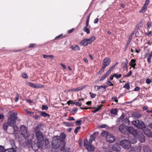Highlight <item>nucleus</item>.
Masks as SVG:
<instances>
[{"mask_svg": "<svg viewBox=\"0 0 152 152\" xmlns=\"http://www.w3.org/2000/svg\"><path fill=\"white\" fill-rule=\"evenodd\" d=\"M127 130L129 132L134 135L137 134L136 130L134 129L132 127H127Z\"/></svg>", "mask_w": 152, "mask_h": 152, "instance_id": "nucleus-17", "label": "nucleus"}, {"mask_svg": "<svg viewBox=\"0 0 152 152\" xmlns=\"http://www.w3.org/2000/svg\"><path fill=\"white\" fill-rule=\"evenodd\" d=\"M5 152H16V151L14 148H11L8 150L5 151Z\"/></svg>", "mask_w": 152, "mask_h": 152, "instance_id": "nucleus-42", "label": "nucleus"}, {"mask_svg": "<svg viewBox=\"0 0 152 152\" xmlns=\"http://www.w3.org/2000/svg\"><path fill=\"white\" fill-rule=\"evenodd\" d=\"M146 26L148 29L150 28L151 26V22H148L146 24Z\"/></svg>", "mask_w": 152, "mask_h": 152, "instance_id": "nucleus-40", "label": "nucleus"}, {"mask_svg": "<svg viewBox=\"0 0 152 152\" xmlns=\"http://www.w3.org/2000/svg\"><path fill=\"white\" fill-rule=\"evenodd\" d=\"M14 129L13 133L15 134H17L18 130V128L17 126L14 125L12 126Z\"/></svg>", "mask_w": 152, "mask_h": 152, "instance_id": "nucleus-25", "label": "nucleus"}, {"mask_svg": "<svg viewBox=\"0 0 152 152\" xmlns=\"http://www.w3.org/2000/svg\"><path fill=\"white\" fill-rule=\"evenodd\" d=\"M41 127V125H38L34 129L36 138L39 140H43L44 137L43 133L41 131L38 130L40 129Z\"/></svg>", "mask_w": 152, "mask_h": 152, "instance_id": "nucleus-4", "label": "nucleus"}, {"mask_svg": "<svg viewBox=\"0 0 152 152\" xmlns=\"http://www.w3.org/2000/svg\"><path fill=\"white\" fill-rule=\"evenodd\" d=\"M96 39L95 37L94 36H92L88 39L85 38L80 42V44L84 46H87L88 44H91Z\"/></svg>", "mask_w": 152, "mask_h": 152, "instance_id": "nucleus-6", "label": "nucleus"}, {"mask_svg": "<svg viewBox=\"0 0 152 152\" xmlns=\"http://www.w3.org/2000/svg\"><path fill=\"white\" fill-rule=\"evenodd\" d=\"M138 138L139 141L141 142H143L145 141V137L141 134H139Z\"/></svg>", "mask_w": 152, "mask_h": 152, "instance_id": "nucleus-21", "label": "nucleus"}, {"mask_svg": "<svg viewBox=\"0 0 152 152\" xmlns=\"http://www.w3.org/2000/svg\"><path fill=\"white\" fill-rule=\"evenodd\" d=\"M9 126H10L7 122L4 123L3 125L4 129L5 131L7 130V129L8 127Z\"/></svg>", "mask_w": 152, "mask_h": 152, "instance_id": "nucleus-34", "label": "nucleus"}, {"mask_svg": "<svg viewBox=\"0 0 152 152\" xmlns=\"http://www.w3.org/2000/svg\"><path fill=\"white\" fill-rule=\"evenodd\" d=\"M98 132H95L93 134L91 135L90 136V138L89 142L91 143L94 140L95 137L98 135Z\"/></svg>", "mask_w": 152, "mask_h": 152, "instance_id": "nucleus-16", "label": "nucleus"}, {"mask_svg": "<svg viewBox=\"0 0 152 152\" xmlns=\"http://www.w3.org/2000/svg\"><path fill=\"white\" fill-rule=\"evenodd\" d=\"M143 150L144 152H149V150L151 152V150L147 146H144L143 147Z\"/></svg>", "mask_w": 152, "mask_h": 152, "instance_id": "nucleus-27", "label": "nucleus"}, {"mask_svg": "<svg viewBox=\"0 0 152 152\" xmlns=\"http://www.w3.org/2000/svg\"><path fill=\"white\" fill-rule=\"evenodd\" d=\"M4 148L2 146L0 145V152H5Z\"/></svg>", "mask_w": 152, "mask_h": 152, "instance_id": "nucleus-48", "label": "nucleus"}, {"mask_svg": "<svg viewBox=\"0 0 152 152\" xmlns=\"http://www.w3.org/2000/svg\"><path fill=\"white\" fill-rule=\"evenodd\" d=\"M60 136L61 138L63 140H64L66 137V134L63 132H61V133Z\"/></svg>", "mask_w": 152, "mask_h": 152, "instance_id": "nucleus-33", "label": "nucleus"}, {"mask_svg": "<svg viewBox=\"0 0 152 152\" xmlns=\"http://www.w3.org/2000/svg\"><path fill=\"white\" fill-rule=\"evenodd\" d=\"M40 113L41 115L43 117H46L49 116V115L47 113L44 112H41Z\"/></svg>", "mask_w": 152, "mask_h": 152, "instance_id": "nucleus-36", "label": "nucleus"}, {"mask_svg": "<svg viewBox=\"0 0 152 152\" xmlns=\"http://www.w3.org/2000/svg\"><path fill=\"white\" fill-rule=\"evenodd\" d=\"M136 60L134 59H132L129 63V65L134 68H135V66L136 65Z\"/></svg>", "mask_w": 152, "mask_h": 152, "instance_id": "nucleus-23", "label": "nucleus"}, {"mask_svg": "<svg viewBox=\"0 0 152 152\" xmlns=\"http://www.w3.org/2000/svg\"><path fill=\"white\" fill-rule=\"evenodd\" d=\"M127 64L128 61L127 60H126V61L123 63L122 64V65L123 66L124 68H126V69H128L127 68Z\"/></svg>", "mask_w": 152, "mask_h": 152, "instance_id": "nucleus-30", "label": "nucleus"}, {"mask_svg": "<svg viewBox=\"0 0 152 152\" xmlns=\"http://www.w3.org/2000/svg\"><path fill=\"white\" fill-rule=\"evenodd\" d=\"M112 149L116 151H119L121 149V148L119 145L115 144L113 146Z\"/></svg>", "mask_w": 152, "mask_h": 152, "instance_id": "nucleus-19", "label": "nucleus"}, {"mask_svg": "<svg viewBox=\"0 0 152 152\" xmlns=\"http://www.w3.org/2000/svg\"><path fill=\"white\" fill-rule=\"evenodd\" d=\"M107 87V86L106 85L101 86H94V89L96 91H98L101 88H103V91H105L106 90V88Z\"/></svg>", "mask_w": 152, "mask_h": 152, "instance_id": "nucleus-18", "label": "nucleus"}, {"mask_svg": "<svg viewBox=\"0 0 152 152\" xmlns=\"http://www.w3.org/2000/svg\"><path fill=\"white\" fill-rule=\"evenodd\" d=\"M111 113L114 115H116L117 113V110L116 109H114L111 110Z\"/></svg>", "mask_w": 152, "mask_h": 152, "instance_id": "nucleus-41", "label": "nucleus"}, {"mask_svg": "<svg viewBox=\"0 0 152 152\" xmlns=\"http://www.w3.org/2000/svg\"><path fill=\"white\" fill-rule=\"evenodd\" d=\"M144 132L145 134L148 137H151L152 135V133L148 129H146Z\"/></svg>", "mask_w": 152, "mask_h": 152, "instance_id": "nucleus-20", "label": "nucleus"}, {"mask_svg": "<svg viewBox=\"0 0 152 152\" xmlns=\"http://www.w3.org/2000/svg\"><path fill=\"white\" fill-rule=\"evenodd\" d=\"M132 71H130L129 73L125 75V77H128L131 76L132 75Z\"/></svg>", "mask_w": 152, "mask_h": 152, "instance_id": "nucleus-55", "label": "nucleus"}, {"mask_svg": "<svg viewBox=\"0 0 152 152\" xmlns=\"http://www.w3.org/2000/svg\"><path fill=\"white\" fill-rule=\"evenodd\" d=\"M151 80L149 79H147L146 80V82L147 84H149L151 82Z\"/></svg>", "mask_w": 152, "mask_h": 152, "instance_id": "nucleus-64", "label": "nucleus"}, {"mask_svg": "<svg viewBox=\"0 0 152 152\" xmlns=\"http://www.w3.org/2000/svg\"><path fill=\"white\" fill-rule=\"evenodd\" d=\"M19 94H17L16 96H15V102H17L19 98Z\"/></svg>", "mask_w": 152, "mask_h": 152, "instance_id": "nucleus-52", "label": "nucleus"}, {"mask_svg": "<svg viewBox=\"0 0 152 152\" xmlns=\"http://www.w3.org/2000/svg\"><path fill=\"white\" fill-rule=\"evenodd\" d=\"M61 140L60 139V137L59 136H55L53 137L52 141V146L55 148L57 149L59 148L60 146H61L60 150L63 151L65 147V144L63 142L62 143V146L61 145Z\"/></svg>", "mask_w": 152, "mask_h": 152, "instance_id": "nucleus-1", "label": "nucleus"}, {"mask_svg": "<svg viewBox=\"0 0 152 152\" xmlns=\"http://www.w3.org/2000/svg\"><path fill=\"white\" fill-rule=\"evenodd\" d=\"M44 58H47L48 57H53V56L51 55H46L44 54L43 56Z\"/></svg>", "mask_w": 152, "mask_h": 152, "instance_id": "nucleus-53", "label": "nucleus"}, {"mask_svg": "<svg viewBox=\"0 0 152 152\" xmlns=\"http://www.w3.org/2000/svg\"><path fill=\"white\" fill-rule=\"evenodd\" d=\"M86 86H80L78 87L77 88H73L71 89H70L68 90V91L69 92L72 91V92H75L78 91H79L81 90H82Z\"/></svg>", "mask_w": 152, "mask_h": 152, "instance_id": "nucleus-15", "label": "nucleus"}, {"mask_svg": "<svg viewBox=\"0 0 152 152\" xmlns=\"http://www.w3.org/2000/svg\"><path fill=\"white\" fill-rule=\"evenodd\" d=\"M107 76L105 74L104 76H102L100 79V81H102Z\"/></svg>", "mask_w": 152, "mask_h": 152, "instance_id": "nucleus-54", "label": "nucleus"}, {"mask_svg": "<svg viewBox=\"0 0 152 152\" xmlns=\"http://www.w3.org/2000/svg\"><path fill=\"white\" fill-rule=\"evenodd\" d=\"M20 132L25 139H26L29 136V132L28 131L27 127L24 125H22L20 127Z\"/></svg>", "mask_w": 152, "mask_h": 152, "instance_id": "nucleus-5", "label": "nucleus"}, {"mask_svg": "<svg viewBox=\"0 0 152 152\" xmlns=\"http://www.w3.org/2000/svg\"><path fill=\"white\" fill-rule=\"evenodd\" d=\"M26 85L30 86L35 88V84L31 82H28L26 83Z\"/></svg>", "mask_w": 152, "mask_h": 152, "instance_id": "nucleus-31", "label": "nucleus"}, {"mask_svg": "<svg viewBox=\"0 0 152 152\" xmlns=\"http://www.w3.org/2000/svg\"><path fill=\"white\" fill-rule=\"evenodd\" d=\"M147 10V7L145 6H143L142 8L140 11V12L141 13H144Z\"/></svg>", "mask_w": 152, "mask_h": 152, "instance_id": "nucleus-26", "label": "nucleus"}, {"mask_svg": "<svg viewBox=\"0 0 152 152\" xmlns=\"http://www.w3.org/2000/svg\"><path fill=\"white\" fill-rule=\"evenodd\" d=\"M74 28H72L71 29L69 30L68 31V33L69 34H70L72 33L74 31Z\"/></svg>", "mask_w": 152, "mask_h": 152, "instance_id": "nucleus-63", "label": "nucleus"}, {"mask_svg": "<svg viewBox=\"0 0 152 152\" xmlns=\"http://www.w3.org/2000/svg\"><path fill=\"white\" fill-rule=\"evenodd\" d=\"M25 111L26 113L28 114V115H33L34 114V112L29 111L27 110H25Z\"/></svg>", "mask_w": 152, "mask_h": 152, "instance_id": "nucleus-39", "label": "nucleus"}, {"mask_svg": "<svg viewBox=\"0 0 152 152\" xmlns=\"http://www.w3.org/2000/svg\"><path fill=\"white\" fill-rule=\"evenodd\" d=\"M41 141L37 142L38 147L42 148V147L45 146L48 143V140H40Z\"/></svg>", "mask_w": 152, "mask_h": 152, "instance_id": "nucleus-10", "label": "nucleus"}, {"mask_svg": "<svg viewBox=\"0 0 152 152\" xmlns=\"http://www.w3.org/2000/svg\"><path fill=\"white\" fill-rule=\"evenodd\" d=\"M133 125L136 127L142 129L145 128V126L143 122L141 121L136 120L132 122Z\"/></svg>", "mask_w": 152, "mask_h": 152, "instance_id": "nucleus-7", "label": "nucleus"}, {"mask_svg": "<svg viewBox=\"0 0 152 152\" xmlns=\"http://www.w3.org/2000/svg\"><path fill=\"white\" fill-rule=\"evenodd\" d=\"M124 122L126 124H130V121L127 118H125L124 120Z\"/></svg>", "mask_w": 152, "mask_h": 152, "instance_id": "nucleus-43", "label": "nucleus"}, {"mask_svg": "<svg viewBox=\"0 0 152 152\" xmlns=\"http://www.w3.org/2000/svg\"><path fill=\"white\" fill-rule=\"evenodd\" d=\"M123 88H125L128 90L130 88L129 84V83H126L123 86Z\"/></svg>", "mask_w": 152, "mask_h": 152, "instance_id": "nucleus-37", "label": "nucleus"}, {"mask_svg": "<svg viewBox=\"0 0 152 152\" xmlns=\"http://www.w3.org/2000/svg\"><path fill=\"white\" fill-rule=\"evenodd\" d=\"M90 94L91 95V97L92 98H94L96 96L95 94L91 93V92L90 93Z\"/></svg>", "mask_w": 152, "mask_h": 152, "instance_id": "nucleus-61", "label": "nucleus"}, {"mask_svg": "<svg viewBox=\"0 0 152 152\" xmlns=\"http://www.w3.org/2000/svg\"><path fill=\"white\" fill-rule=\"evenodd\" d=\"M110 62V59L107 58H105L103 60V66L105 67L108 66L109 65Z\"/></svg>", "mask_w": 152, "mask_h": 152, "instance_id": "nucleus-11", "label": "nucleus"}, {"mask_svg": "<svg viewBox=\"0 0 152 152\" xmlns=\"http://www.w3.org/2000/svg\"><path fill=\"white\" fill-rule=\"evenodd\" d=\"M112 70L110 68V69L108 70L107 72L105 73L106 75L108 76L110 73L111 72Z\"/></svg>", "mask_w": 152, "mask_h": 152, "instance_id": "nucleus-58", "label": "nucleus"}, {"mask_svg": "<svg viewBox=\"0 0 152 152\" xmlns=\"http://www.w3.org/2000/svg\"><path fill=\"white\" fill-rule=\"evenodd\" d=\"M70 48L74 50L79 51L80 50V48L78 45H74L70 47Z\"/></svg>", "mask_w": 152, "mask_h": 152, "instance_id": "nucleus-22", "label": "nucleus"}, {"mask_svg": "<svg viewBox=\"0 0 152 152\" xmlns=\"http://www.w3.org/2000/svg\"><path fill=\"white\" fill-rule=\"evenodd\" d=\"M9 116L7 123L10 126H12L15 125L17 119V113L13 111L9 112L8 113Z\"/></svg>", "mask_w": 152, "mask_h": 152, "instance_id": "nucleus-2", "label": "nucleus"}, {"mask_svg": "<svg viewBox=\"0 0 152 152\" xmlns=\"http://www.w3.org/2000/svg\"><path fill=\"white\" fill-rule=\"evenodd\" d=\"M89 28H88V27H84L83 28V30L84 31L86 32V33L88 34L90 33V31L89 29Z\"/></svg>", "mask_w": 152, "mask_h": 152, "instance_id": "nucleus-24", "label": "nucleus"}, {"mask_svg": "<svg viewBox=\"0 0 152 152\" xmlns=\"http://www.w3.org/2000/svg\"><path fill=\"white\" fill-rule=\"evenodd\" d=\"M101 135L102 136L106 137L107 141L110 143L113 142L115 139V137L113 134L106 131H103L101 134Z\"/></svg>", "mask_w": 152, "mask_h": 152, "instance_id": "nucleus-3", "label": "nucleus"}, {"mask_svg": "<svg viewBox=\"0 0 152 152\" xmlns=\"http://www.w3.org/2000/svg\"><path fill=\"white\" fill-rule=\"evenodd\" d=\"M82 122L81 120L77 121L76 122V124L77 125H80L81 124V122Z\"/></svg>", "mask_w": 152, "mask_h": 152, "instance_id": "nucleus-62", "label": "nucleus"}, {"mask_svg": "<svg viewBox=\"0 0 152 152\" xmlns=\"http://www.w3.org/2000/svg\"><path fill=\"white\" fill-rule=\"evenodd\" d=\"M108 85V86H113V84L110 81L107 80L106 83Z\"/></svg>", "mask_w": 152, "mask_h": 152, "instance_id": "nucleus-47", "label": "nucleus"}, {"mask_svg": "<svg viewBox=\"0 0 152 152\" xmlns=\"http://www.w3.org/2000/svg\"><path fill=\"white\" fill-rule=\"evenodd\" d=\"M43 86L39 84H35V88H43Z\"/></svg>", "mask_w": 152, "mask_h": 152, "instance_id": "nucleus-32", "label": "nucleus"}, {"mask_svg": "<svg viewBox=\"0 0 152 152\" xmlns=\"http://www.w3.org/2000/svg\"><path fill=\"white\" fill-rule=\"evenodd\" d=\"M127 127L124 124H122L119 126V131L123 134L125 133L127 130Z\"/></svg>", "mask_w": 152, "mask_h": 152, "instance_id": "nucleus-12", "label": "nucleus"}, {"mask_svg": "<svg viewBox=\"0 0 152 152\" xmlns=\"http://www.w3.org/2000/svg\"><path fill=\"white\" fill-rule=\"evenodd\" d=\"M89 21L86 20V26L85 27H88V28H90V26L89 25Z\"/></svg>", "mask_w": 152, "mask_h": 152, "instance_id": "nucleus-57", "label": "nucleus"}, {"mask_svg": "<svg viewBox=\"0 0 152 152\" xmlns=\"http://www.w3.org/2000/svg\"><path fill=\"white\" fill-rule=\"evenodd\" d=\"M33 118L35 120L39 119L40 118V116L38 115H35L33 116Z\"/></svg>", "mask_w": 152, "mask_h": 152, "instance_id": "nucleus-50", "label": "nucleus"}, {"mask_svg": "<svg viewBox=\"0 0 152 152\" xmlns=\"http://www.w3.org/2000/svg\"><path fill=\"white\" fill-rule=\"evenodd\" d=\"M131 37H129V39L126 43L127 47H128V45L129 44L131 41Z\"/></svg>", "mask_w": 152, "mask_h": 152, "instance_id": "nucleus-60", "label": "nucleus"}, {"mask_svg": "<svg viewBox=\"0 0 152 152\" xmlns=\"http://www.w3.org/2000/svg\"><path fill=\"white\" fill-rule=\"evenodd\" d=\"M130 144V142L127 140H123L120 142L121 146L125 149H129L131 147Z\"/></svg>", "mask_w": 152, "mask_h": 152, "instance_id": "nucleus-9", "label": "nucleus"}, {"mask_svg": "<svg viewBox=\"0 0 152 152\" xmlns=\"http://www.w3.org/2000/svg\"><path fill=\"white\" fill-rule=\"evenodd\" d=\"M81 100L83 101L84 99L83 98L79 99H78V102H73V101L70 100L67 102V103L68 104V105H69V102H72L71 103V104H74L75 105H78L80 106L81 105V103L80 102V101Z\"/></svg>", "mask_w": 152, "mask_h": 152, "instance_id": "nucleus-13", "label": "nucleus"}, {"mask_svg": "<svg viewBox=\"0 0 152 152\" xmlns=\"http://www.w3.org/2000/svg\"><path fill=\"white\" fill-rule=\"evenodd\" d=\"M152 43V41L151 40H148L145 44V45H151Z\"/></svg>", "mask_w": 152, "mask_h": 152, "instance_id": "nucleus-49", "label": "nucleus"}, {"mask_svg": "<svg viewBox=\"0 0 152 152\" xmlns=\"http://www.w3.org/2000/svg\"><path fill=\"white\" fill-rule=\"evenodd\" d=\"M42 109L43 110H46L48 109V107L47 106H46L45 105H42Z\"/></svg>", "mask_w": 152, "mask_h": 152, "instance_id": "nucleus-51", "label": "nucleus"}, {"mask_svg": "<svg viewBox=\"0 0 152 152\" xmlns=\"http://www.w3.org/2000/svg\"><path fill=\"white\" fill-rule=\"evenodd\" d=\"M36 45L35 43H31L29 44L28 47L29 48H32L35 47Z\"/></svg>", "mask_w": 152, "mask_h": 152, "instance_id": "nucleus-44", "label": "nucleus"}, {"mask_svg": "<svg viewBox=\"0 0 152 152\" xmlns=\"http://www.w3.org/2000/svg\"><path fill=\"white\" fill-rule=\"evenodd\" d=\"M114 76L117 79H118L121 78L122 75L121 74H118L117 73H115L114 74Z\"/></svg>", "mask_w": 152, "mask_h": 152, "instance_id": "nucleus-35", "label": "nucleus"}, {"mask_svg": "<svg viewBox=\"0 0 152 152\" xmlns=\"http://www.w3.org/2000/svg\"><path fill=\"white\" fill-rule=\"evenodd\" d=\"M80 126L77 127L75 130L74 132L76 134L77 133L78 130L80 129Z\"/></svg>", "mask_w": 152, "mask_h": 152, "instance_id": "nucleus-56", "label": "nucleus"}, {"mask_svg": "<svg viewBox=\"0 0 152 152\" xmlns=\"http://www.w3.org/2000/svg\"><path fill=\"white\" fill-rule=\"evenodd\" d=\"M141 149V146L139 145L137 147L132 148L130 150V152H140Z\"/></svg>", "mask_w": 152, "mask_h": 152, "instance_id": "nucleus-14", "label": "nucleus"}, {"mask_svg": "<svg viewBox=\"0 0 152 152\" xmlns=\"http://www.w3.org/2000/svg\"><path fill=\"white\" fill-rule=\"evenodd\" d=\"M84 145L88 151L92 152L94 151L95 148L90 144V142H88L87 140H84Z\"/></svg>", "mask_w": 152, "mask_h": 152, "instance_id": "nucleus-8", "label": "nucleus"}, {"mask_svg": "<svg viewBox=\"0 0 152 152\" xmlns=\"http://www.w3.org/2000/svg\"><path fill=\"white\" fill-rule=\"evenodd\" d=\"M152 56V52L150 53L147 57V61L150 63L151 62V59Z\"/></svg>", "mask_w": 152, "mask_h": 152, "instance_id": "nucleus-29", "label": "nucleus"}, {"mask_svg": "<svg viewBox=\"0 0 152 152\" xmlns=\"http://www.w3.org/2000/svg\"><path fill=\"white\" fill-rule=\"evenodd\" d=\"M22 77L24 78L27 79L28 78L27 75L26 73H23L22 74Z\"/></svg>", "mask_w": 152, "mask_h": 152, "instance_id": "nucleus-46", "label": "nucleus"}, {"mask_svg": "<svg viewBox=\"0 0 152 152\" xmlns=\"http://www.w3.org/2000/svg\"><path fill=\"white\" fill-rule=\"evenodd\" d=\"M149 1V0H146L144 6H146L147 7L148 6Z\"/></svg>", "mask_w": 152, "mask_h": 152, "instance_id": "nucleus-59", "label": "nucleus"}, {"mask_svg": "<svg viewBox=\"0 0 152 152\" xmlns=\"http://www.w3.org/2000/svg\"><path fill=\"white\" fill-rule=\"evenodd\" d=\"M137 139L136 138L134 137L133 140L131 141L130 143L134 144L136 143L137 142Z\"/></svg>", "mask_w": 152, "mask_h": 152, "instance_id": "nucleus-45", "label": "nucleus"}, {"mask_svg": "<svg viewBox=\"0 0 152 152\" xmlns=\"http://www.w3.org/2000/svg\"><path fill=\"white\" fill-rule=\"evenodd\" d=\"M102 105H100L97 108H95V109L92 111V112L93 113H95L96 112L98 111L99 110H100L102 107Z\"/></svg>", "mask_w": 152, "mask_h": 152, "instance_id": "nucleus-28", "label": "nucleus"}, {"mask_svg": "<svg viewBox=\"0 0 152 152\" xmlns=\"http://www.w3.org/2000/svg\"><path fill=\"white\" fill-rule=\"evenodd\" d=\"M134 115L135 118H140L141 116V115L138 113H135L134 114Z\"/></svg>", "mask_w": 152, "mask_h": 152, "instance_id": "nucleus-38", "label": "nucleus"}]
</instances>
